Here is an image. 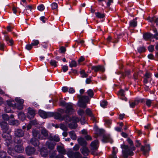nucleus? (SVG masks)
Masks as SVG:
<instances>
[{"label": "nucleus", "instance_id": "55", "mask_svg": "<svg viewBox=\"0 0 158 158\" xmlns=\"http://www.w3.org/2000/svg\"><path fill=\"white\" fill-rule=\"evenodd\" d=\"M59 105L60 106L66 107L67 105V103L64 101L61 100L60 102Z\"/></svg>", "mask_w": 158, "mask_h": 158}, {"label": "nucleus", "instance_id": "20", "mask_svg": "<svg viewBox=\"0 0 158 158\" xmlns=\"http://www.w3.org/2000/svg\"><path fill=\"white\" fill-rule=\"evenodd\" d=\"M9 135L10 134H7L6 132H2V137L3 138L5 139V141H8L9 142H10L11 139V136Z\"/></svg>", "mask_w": 158, "mask_h": 158}, {"label": "nucleus", "instance_id": "46", "mask_svg": "<svg viewBox=\"0 0 158 158\" xmlns=\"http://www.w3.org/2000/svg\"><path fill=\"white\" fill-rule=\"evenodd\" d=\"M77 65L76 62L74 60H72L69 64V66L72 68L73 67H76Z\"/></svg>", "mask_w": 158, "mask_h": 158}, {"label": "nucleus", "instance_id": "62", "mask_svg": "<svg viewBox=\"0 0 158 158\" xmlns=\"http://www.w3.org/2000/svg\"><path fill=\"white\" fill-rule=\"evenodd\" d=\"M84 137L85 139L87 140H91L92 139V137L89 135H88L87 134Z\"/></svg>", "mask_w": 158, "mask_h": 158}, {"label": "nucleus", "instance_id": "59", "mask_svg": "<svg viewBox=\"0 0 158 158\" xmlns=\"http://www.w3.org/2000/svg\"><path fill=\"white\" fill-rule=\"evenodd\" d=\"M32 46L31 44H27L26 46V48L28 50H30L32 48Z\"/></svg>", "mask_w": 158, "mask_h": 158}, {"label": "nucleus", "instance_id": "36", "mask_svg": "<svg viewBox=\"0 0 158 158\" xmlns=\"http://www.w3.org/2000/svg\"><path fill=\"white\" fill-rule=\"evenodd\" d=\"M137 22L135 20H133L131 21L130 23V26L131 27H135L136 26Z\"/></svg>", "mask_w": 158, "mask_h": 158}, {"label": "nucleus", "instance_id": "23", "mask_svg": "<svg viewBox=\"0 0 158 158\" xmlns=\"http://www.w3.org/2000/svg\"><path fill=\"white\" fill-rule=\"evenodd\" d=\"M48 151L47 149L41 148L40 150V154L42 156L46 157L48 154Z\"/></svg>", "mask_w": 158, "mask_h": 158}, {"label": "nucleus", "instance_id": "24", "mask_svg": "<svg viewBox=\"0 0 158 158\" xmlns=\"http://www.w3.org/2000/svg\"><path fill=\"white\" fill-rule=\"evenodd\" d=\"M0 158H11L10 156H7L6 152L2 150H0Z\"/></svg>", "mask_w": 158, "mask_h": 158}, {"label": "nucleus", "instance_id": "57", "mask_svg": "<svg viewBox=\"0 0 158 158\" xmlns=\"http://www.w3.org/2000/svg\"><path fill=\"white\" fill-rule=\"evenodd\" d=\"M78 114L81 116H82L85 113V112L83 110H80L77 112Z\"/></svg>", "mask_w": 158, "mask_h": 158}, {"label": "nucleus", "instance_id": "12", "mask_svg": "<svg viewBox=\"0 0 158 158\" xmlns=\"http://www.w3.org/2000/svg\"><path fill=\"white\" fill-rule=\"evenodd\" d=\"M90 145L91 150H96L99 146V142L98 140H95L91 142Z\"/></svg>", "mask_w": 158, "mask_h": 158}, {"label": "nucleus", "instance_id": "22", "mask_svg": "<svg viewBox=\"0 0 158 158\" xmlns=\"http://www.w3.org/2000/svg\"><path fill=\"white\" fill-rule=\"evenodd\" d=\"M57 151L59 153L64 155L66 154V151L64 149V147L60 145H58L57 147Z\"/></svg>", "mask_w": 158, "mask_h": 158}, {"label": "nucleus", "instance_id": "5", "mask_svg": "<svg viewBox=\"0 0 158 158\" xmlns=\"http://www.w3.org/2000/svg\"><path fill=\"white\" fill-rule=\"evenodd\" d=\"M68 156L70 158H82V155L79 152H73L69 151L67 153Z\"/></svg>", "mask_w": 158, "mask_h": 158}, {"label": "nucleus", "instance_id": "19", "mask_svg": "<svg viewBox=\"0 0 158 158\" xmlns=\"http://www.w3.org/2000/svg\"><path fill=\"white\" fill-rule=\"evenodd\" d=\"M78 143L81 146L86 147L87 145V142L84 139L82 138H79L77 139Z\"/></svg>", "mask_w": 158, "mask_h": 158}, {"label": "nucleus", "instance_id": "29", "mask_svg": "<svg viewBox=\"0 0 158 158\" xmlns=\"http://www.w3.org/2000/svg\"><path fill=\"white\" fill-rule=\"evenodd\" d=\"M153 35L150 33H146L143 35V37L144 39L146 40H147L150 38H152Z\"/></svg>", "mask_w": 158, "mask_h": 158}, {"label": "nucleus", "instance_id": "13", "mask_svg": "<svg viewBox=\"0 0 158 158\" xmlns=\"http://www.w3.org/2000/svg\"><path fill=\"white\" fill-rule=\"evenodd\" d=\"M150 150V145L147 144L145 146H142L141 147V150L143 152L144 155L146 156V153Z\"/></svg>", "mask_w": 158, "mask_h": 158}, {"label": "nucleus", "instance_id": "53", "mask_svg": "<svg viewBox=\"0 0 158 158\" xmlns=\"http://www.w3.org/2000/svg\"><path fill=\"white\" fill-rule=\"evenodd\" d=\"M39 41L37 40H34L31 43L32 46H36L39 44Z\"/></svg>", "mask_w": 158, "mask_h": 158}, {"label": "nucleus", "instance_id": "25", "mask_svg": "<svg viewBox=\"0 0 158 158\" xmlns=\"http://www.w3.org/2000/svg\"><path fill=\"white\" fill-rule=\"evenodd\" d=\"M7 104L9 106L15 107H16V104L15 101L14 100H9L7 101Z\"/></svg>", "mask_w": 158, "mask_h": 158}, {"label": "nucleus", "instance_id": "52", "mask_svg": "<svg viewBox=\"0 0 158 158\" xmlns=\"http://www.w3.org/2000/svg\"><path fill=\"white\" fill-rule=\"evenodd\" d=\"M44 6L43 4H41L38 6V9L40 11L43 10L44 9Z\"/></svg>", "mask_w": 158, "mask_h": 158}, {"label": "nucleus", "instance_id": "39", "mask_svg": "<svg viewBox=\"0 0 158 158\" xmlns=\"http://www.w3.org/2000/svg\"><path fill=\"white\" fill-rule=\"evenodd\" d=\"M14 143L16 144H20L21 145L23 144L22 139H18L15 137L14 139Z\"/></svg>", "mask_w": 158, "mask_h": 158}, {"label": "nucleus", "instance_id": "21", "mask_svg": "<svg viewBox=\"0 0 158 158\" xmlns=\"http://www.w3.org/2000/svg\"><path fill=\"white\" fill-rule=\"evenodd\" d=\"M30 142L31 143L35 146H37L40 143L39 140L35 137L31 139Z\"/></svg>", "mask_w": 158, "mask_h": 158}, {"label": "nucleus", "instance_id": "27", "mask_svg": "<svg viewBox=\"0 0 158 158\" xmlns=\"http://www.w3.org/2000/svg\"><path fill=\"white\" fill-rule=\"evenodd\" d=\"M69 135L71 138L73 140H76L77 139V136L73 131H71L69 132Z\"/></svg>", "mask_w": 158, "mask_h": 158}, {"label": "nucleus", "instance_id": "9", "mask_svg": "<svg viewBox=\"0 0 158 158\" xmlns=\"http://www.w3.org/2000/svg\"><path fill=\"white\" fill-rule=\"evenodd\" d=\"M41 134L40 136H39V139H46L48 136V131L45 128H43L41 130Z\"/></svg>", "mask_w": 158, "mask_h": 158}, {"label": "nucleus", "instance_id": "60", "mask_svg": "<svg viewBox=\"0 0 158 158\" xmlns=\"http://www.w3.org/2000/svg\"><path fill=\"white\" fill-rule=\"evenodd\" d=\"M4 110L6 113L11 112V111L10 108L9 106L6 107L5 108Z\"/></svg>", "mask_w": 158, "mask_h": 158}, {"label": "nucleus", "instance_id": "31", "mask_svg": "<svg viewBox=\"0 0 158 158\" xmlns=\"http://www.w3.org/2000/svg\"><path fill=\"white\" fill-rule=\"evenodd\" d=\"M15 149H13V148L9 147L8 148L7 152L11 156H13L15 155Z\"/></svg>", "mask_w": 158, "mask_h": 158}, {"label": "nucleus", "instance_id": "50", "mask_svg": "<svg viewBox=\"0 0 158 158\" xmlns=\"http://www.w3.org/2000/svg\"><path fill=\"white\" fill-rule=\"evenodd\" d=\"M19 124V121L18 120H15L12 121L11 122V124L13 125L18 126Z\"/></svg>", "mask_w": 158, "mask_h": 158}, {"label": "nucleus", "instance_id": "14", "mask_svg": "<svg viewBox=\"0 0 158 158\" xmlns=\"http://www.w3.org/2000/svg\"><path fill=\"white\" fill-rule=\"evenodd\" d=\"M14 148L15 151L19 153L22 152L24 150V148L21 145H17Z\"/></svg>", "mask_w": 158, "mask_h": 158}, {"label": "nucleus", "instance_id": "37", "mask_svg": "<svg viewBox=\"0 0 158 158\" xmlns=\"http://www.w3.org/2000/svg\"><path fill=\"white\" fill-rule=\"evenodd\" d=\"M53 116H54L55 118L56 119H60L61 120H63V117L61 116L60 114L57 113L55 114H54Z\"/></svg>", "mask_w": 158, "mask_h": 158}, {"label": "nucleus", "instance_id": "41", "mask_svg": "<svg viewBox=\"0 0 158 158\" xmlns=\"http://www.w3.org/2000/svg\"><path fill=\"white\" fill-rule=\"evenodd\" d=\"M49 158H56V151H52L49 154Z\"/></svg>", "mask_w": 158, "mask_h": 158}, {"label": "nucleus", "instance_id": "34", "mask_svg": "<svg viewBox=\"0 0 158 158\" xmlns=\"http://www.w3.org/2000/svg\"><path fill=\"white\" fill-rule=\"evenodd\" d=\"M18 116L19 119L21 120H23L25 118V115L24 113L22 112H20L18 113Z\"/></svg>", "mask_w": 158, "mask_h": 158}, {"label": "nucleus", "instance_id": "61", "mask_svg": "<svg viewBox=\"0 0 158 158\" xmlns=\"http://www.w3.org/2000/svg\"><path fill=\"white\" fill-rule=\"evenodd\" d=\"M139 77V73H135L133 75V78L135 80H136Z\"/></svg>", "mask_w": 158, "mask_h": 158}, {"label": "nucleus", "instance_id": "56", "mask_svg": "<svg viewBox=\"0 0 158 158\" xmlns=\"http://www.w3.org/2000/svg\"><path fill=\"white\" fill-rule=\"evenodd\" d=\"M154 46L153 45H151L148 47V49L151 52H153L154 50Z\"/></svg>", "mask_w": 158, "mask_h": 158}, {"label": "nucleus", "instance_id": "47", "mask_svg": "<svg viewBox=\"0 0 158 158\" xmlns=\"http://www.w3.org/2000/svg\"><path fill=\"white\" fill-rule=\"evenodd\" d=\"M72 120L73 122L77 123L79 122L80 121V119L77 117H73L72 118Z\"/></svg>", "mask_w": 158, "mask_h": 158}, {"label": "nucleus", "instance_id": "17", "mask_svg": "<svg viewBox=\"0 0 158 158\" xmlns=\"http://www.w3.org/2000/svg\"><path fill=\"white\" fill-rule=\"evenodd\" d=\"M102 141L103 143L110 142L112 143V141L109 135H104L103 136Z\"/></svg>", "mask_w": 158, "mask_h": 158}, {"label": "nucleus", "instance_id": "10", "mask_svg": "<svg viewBox=\"0 0 158 158\" xmlns=\"http://www.w3.org/2000/svg\"><path fill=\"white\" fill-rule=\"evenodd\" d=\"M25 151L27 155L31 156L35 153V149L33 147L28 146L26 148Z\"/></svg>", "mask_w": 158, "mask_h": 158}, {"label": "nucleus", "instance_id": "38", "mask_svg": "<svg viewBox=\"0 0 158 158\" xmlns=\"http://www.w3.org/2000/svg\"><path fill=\"white\" fill-rule=\"evenodd\" d=\"M86 93L88 96L90 97V98H93L94 95V92L93 90L91 89H89L87 91Z\"/></svg>", "mask_w": 158, "mask_h": 158}, {"label": "nucleus", "instance_id": "7", "mask_svg": "<svg viewBox=\"0 0 158 158\" xmlns=\"http://www.w3.org/2000/svg\"><path fill=\"white\" fill-rule=\"evenodd\" d=\"M24 134V131L20 129H17L15 130L14 135L15 137L17 138L22 137Z\"/></svg>", "mask_w": 158, "mask_h": 158}, {"label": "nucleus", "instance_id": "16", "mask_svg": "<svg viewBox=\"0 0 158 158\" xmlns=\"http://www.w3.org/2000/svg\"><path fill=\"white\" fill-rule=\"evenodd\" d=\"M15 101L20 105V106L17 107L18 109L19 110L22 109L23 108L22 104L24 103V100L19 98H15Z\"/></svg>", "mask_w": 158, "mask_h": 158}, {"label": "nucleus", "instance_id": "54", "mask_svg": "<svg viewBox=\"0 0 158 158\" xmlns=\"http://www.w3.org/2000/svg\"><path fill=\"white\" fill-rule=\"evenodd\" d=\"M107 102L106 101H103L100 103L101 106L102 107H104L107 105Z\"/></svg>", "mask_w": 158, "mask_h": 158}, {"label": "nucleus", "instance_id": "64", "mask_svg": "<svg viewBox=\"0 0 158 158\" xmlns=\"http://www.w3.org/2000/svg\"><path fill=\"white\" fill-rule=\"evenodd\" d=\"M63 71L64 72H66L68 69V66L66 65H64L62 67Z\"/></svg>", "mask_w": 158, "mask_h": 158}, {"label": "nucleus", "instance_id": "8", "mask_svg": "<svg viewBox=\"0 0 158 158\" xmlns=\"http://www.w3.org/2000/svg\"><path fill=\"white\" fill-rule=\"evenodd\" d=\"M91 69L96 73L99 71L104 72L105 70L104 67L101 65L92 66L91 67Z\"/></svg>", "mask_w": 158, "mask_h": 158}, {"label": "nucleus", "instance_id": "51", "mask_svg": "<svg viewBox=\"0 0 158 158\" xmlns=\"http://www.w3.org/2000/svg\"><path fill=\"white\" fill-rule=\"evenodd\" d=\"M2 118L4 120L8 121L9 119V116L7 114H4L2 115Z\"/></svg>", "mask_w": 158, "mask_h": 158}, {"label": "nucleus", "instance_id": "15", "mask_svg": "<svg viewBox=\"0 0 158 158\" xmlns=\"http://www.w3.org/2000/svg\"><path fill=\"white\" fill-rule=\"evenodd\" d=\"M81 153L85 156H88L90 152L88 148L86 146L81 148Z\"/></svg>", "mask_w": 158, "mask_h": 158}, {"label": "nucleus", "instance_id": "44", "mask_svg": "<svg viewBox=\"0 0 158 158\" xmlns=\"http://www.w3.org/2000/svg\"><path fill=\"white\" fill-rule=\"evenodd\" d=\"M57 62L55 60H52L50 62V65L54 66V67H56L57 66L56 63Z\"/></svg>", "mask_w": 158, "mask_h": 158}, {"label": "nucleus", "instance_id": "18", "mask_svg": "<svg viewBox=\"0 0 158 158\" xmlns=\"http://www.w3.org/2000/svg\"><path fill=\"white\" fill-rule=\"evenodd\" d=\"M151 76V74L147 72H146L144 75V76L143 77L144 79L143 82L145 84H147L148 83V80L150 77Z\"/></svg>", "mask_w": 158, "mask_h": 158}, {"label": "nucleus", "instance_id": "30", "mask_svg": "<svg viewBox=\"0 0 158 158\" xmlns=\"http://www.w3.org/2000/svg\"><path fill=\"white\" fill-rule=\"evenodd\" d=\"M32 133L34 137L39 139V136H40V134L39 131L34 130L32 131Z\"/></svg>", "mask_w": 158, "mask_h": 158}, {"label": "nucleus", "instance_id": "48", "mask_svg": "<svg viewBox=\"0 0 158 158\" xmlns=\"http://www.w3.org/2000/svg\"><path fill=\"white\" fill-rule=\"evenodd\" d=\"M51 6L52 10H55L57 8L58 5L56 2H53L51 5Z\"/></svg>", "mask_w": 158, "mask_h": 158}, {"label": "nucleus", "instance_id": "28", "mask_svg": "<svg viewBox=\"0 0 158 158\" xmlns=\"http://www.w3.org/2000/svg\"><path fill=\"white\" fill-rule=\"evenodd\" d=\"M116 148L115 147L113 148V151L112 154L110 156V158H117L116 155V151L115 150Z\"/></svg>", "mask_w": 158, "mask_h": 158}, {"label": "nucleus", "instance_id": "33", "mask_svg": "<svg viewBox=\"0 0 158 158\" xmlns=\"http://www.w3.org/2000/svg\"><path fill=\"white\" fill-rule=\"evenodd\" d=\"M86 114L89 115V116L92 117L93 120L94 121L95 120V118L93 117V116L91 110L89 108L86 109L85 111Z\"/></svg>", "mask_w": 158, "mask_h": 158}, {"label": "nucleus", "instance_id": "2", "mask_svg": "<svg viewBox=\"0 0 158 158\" xmlns=\"http://www.w3.org/2000/svg\"><path fill=\"white\" fill-rule=\"evenodd\" d=\"M121 148L123 149L122 150V154L124 158H127L129 156H132L134 154V152L131 151L129 147L125 145H122L121 146Z\"/></svg>", "mask_w": 158, "mask_h": 158}, {"label": "nucleus", "instance_id": "43", "mask_svg": "<svg viewBox=\"0 0 158 158\" xmlns=\"http://www.w3.org/2000/svg\"><path fill=\"white\" fill-rule=\"evenodd\" d=\"M149 21L151 22H154L156 23V25H158V18L153 17L152 18H149Z\"/></svg>", "mask_w": 158, "mask_h": 158}, {"label": "nucleus", "instance_id": "11", "mask_svg": "<svg viewBox=\"0 0 158 158\" xmlns=\"http://www.w3.org/2000/svg\"><path fill=\"white\" fill-rule=\"evenodd\" d=\"M35 115V111L31 108H29L28 110L27 117L29 119H31L33 118Z\"/></svg>", "mask_w": 158, "mask_h": 158}, {"label": "nucleus", "instance_id": "3", "mask_svg": "<svg viewBox=\"0 0 158 158\" xmlns=\"http://www.w3.org/2000/svg\"><path fill=\"white\" fill-rule=\"evenodd\" d=\"M0 126L3 132H6L8 134L11 133V129L9 128V125L5 121L1 122L0 123Z\"/></svg>", "mask_w": 158, "mask_h": 158}, {"label": "nucleus", "instance_id": "4", "mask_svg": "<svg viewBox=\"0 0 158 158\" xmlns=\"http://www.w3.org/2000/svg\"><path fill=\"white\" fill-rule=\"evenodd\" d=\"M39 114L43 118H46L53 116L54 113L51 112H46L44 110H40L39 111Z\"/></svg>", "mask_w": 158, "mask_h": 158}, {"label": "nucleus", "instance_id": "42", "mask_svg": "<svg viewBox=\"0 0 158 158\" xmlns=\"http://www.w3.org/2000/svg\"><path fill=\"white\" fill-rule=\"evenodd\" d=\"M152 103V100L150 99H147L145 101V104L148 107H150Z\"/></svg>", "mask_w": 158, "mask_h": 158}, {"label": "nucleus", "instance_id": "32", "mask_svg": "<svg viewBox=\"0 0 158 158\" xmlns=\"http://www.w3.org/2000/svg\"><path fill=\"white\" fill-rule=\"evenodd\" d=\"M62 119V120H64L66 122H69L72 120V118L67 115L63 116Z\"/></svg>", "mask_w": 158, "mask_h": 158}, {"label": "nucleus", "instance_id": "49", "mask_svg": "<svg viewBox=\"0 0 158 158\" xmlns=\"http://www.w3.org/2000/svg\"><path fill=\"white\" fill-rule=\"evenodd\" d=\"M80 74L82 75L81 77H86L88 76V74L85 73L84 70L81 71Z\"/></svg>", "mask_w": 158, "mask_h": 158}, {"label": "nucleus", "instance_id": "45", "mask_svg": "<svg viewBox=\"0 0 158 158\" xmlns=\"http://www.w3.org/2000/svg\"><path fill=\"white\" fill-rule=\"evenodd\" d=\"M60 128L64 131H66L68 130L67 127L63 124H60Z\"/></svg>", "mask_w": 158, "mask_h": 158}, {"label": "nucleus", "instance_id": "40", "mask_svg": "<svg viewBox=\"0 0 158 158\" xmlns=\"http://www.w3.org/2000/svg\"><path fill=\"white\" fill-rule=\"evenodd\" d=\"M96 16L100 19L103 18L105 17V15L104 13H101L98 12L95 13Z\"/></svg>", "mask_w": 158, "mask_h": 158}, {"label": "nucleus", "instance_id": "63", "mask_svg": "<svg viewBox=\"0 0 158 158\" xmlns=\"http://www.w3.org/2000/svg\"><path fill=\"white\" fill-rule=\"evenodd\" d=\"M80 148L78 144H76L73 147V150L77 151L79 150Z\"/></svg>", "mask_w": 158, "mask_h": 158}, {"label": "nucleus", "instance_id": "6", "mask_svg": "<svg viewBox=\"0 0 158 158\" xmlns=\"http://www.w3.org/2000/svg\"><path fill=\"white\" fill-rule=\"evenodd\" d=\"M66 110H65V113L69 114H72L74 111L73 108V104L71 103H67V105L65 107Z\"/></svg>", "mask_w": 158, "mask_h": 158}, {"label": "nucleus", "instance_id": "26", "mask_svg": "<svg viewBox=\"0 0 158 158\" xmlns=\"http://www.w3.org/2000/svg\"><path fill=\"white\" fill-rule=\"evenodd\" d=\"M55 145V144L51 142L47 141L46 143V146L50 150H52L54 148Z\"/></svg>", "mask_w": 158, "mask_h": 158}, {"label": "nucleus", "instance_id": "1", "mask_svg": "<svg viewBox=\"0 0 158 158\" xmlns=\"http://www.w3.org/2000/svg\"><path fill=\"white\" fill-rule=\"evenodd\" d=\"M77 98H79V106L83 108H85L86 106V104L89 102L90 99L87 96H81L78 95Z\"/></svg>", "mask_w": 158, "mask_h": 158}, {"label": "nucleus", "instance_id": "35", "mask_svg": "<svg viewBox=\"0 0 158 158\" xmlns=\"http://www.w3.org/2000/svg\"><path fill=\"white\" fill-rule=\"evenodd\" d=\"M77 127V123L73 122L72 123L69 124V127L71 129H75Z\"/></svg>", "mask_w": 158, "mask_h": 158}, {"label": "nucleus", "instance_id": "58", "mask_svg": "<svg viewBox=\"0 0 158 158\" xmlns=\"http://www.w3.org/2000/svg\"><path fill=\"white\" fill-rule=\"evenodd\" d=\"M138 50L139 52L141 53L145 51V48L144 47H140L138 49Z\"/></svg>", "mask_w": 158, "mask_h": 158}]
</instances>
